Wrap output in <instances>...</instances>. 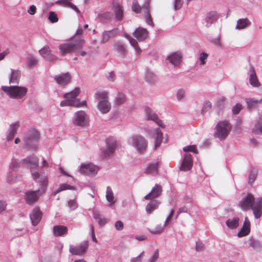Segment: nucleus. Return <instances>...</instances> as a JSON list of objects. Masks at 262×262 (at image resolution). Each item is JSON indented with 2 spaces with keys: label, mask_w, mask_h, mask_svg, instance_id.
I'll return each mask as SVG.
<instances>
[{
  "label": "nucleus",
  "mask_w": 262,
  "mask_h": 262,
  "mask_svg": "<svg viewBox=\"0 0 262 262\" xmlns=\"http://www.w3.org/2000/svg\"><path fill=\"white\" fill-rule=\"evenodd\" d=\"M238 205L243 211L252 209L256 219L262 215V198H255L252 194L248 193L242 198Z\"/></svg>",
  "instance_id": "nucleus-1"
},
{
  "label": "nucleus",
  "mask_w": 262,
  "mask_h": 262,
  "mask_svg": "<svg viewBox=\"0 0 262 262\" xmlns=\"http://www.w3.org/2000/svg\"><path fill=\"white\" fill-rule=\"evenodd\" d=\"M24 164L31 170L33 179L37 182L41 183L42 188L47 186L48 178L46 176H40L37 170L38 164V159L34 155H32L23 160Z\"/></svg>",
  "instance_id": "nucleus-2"
},
{
  "label": "nucleus",
  "mask_w": 262,
  "mask_h": 262,
  "mask_svg": "<svg viewBox=\"0 0 262 262\" xmlns=\"http://www.w3.org/2000/svg\"><path fill=\"white\" fill-rule=\"evenodd\" d=\"M80 91L79 88H75L73 91L65 94L64 95L65 100L60 102V105L61 106H70L75 107L86 106V101L83 100L80 102L79 99L77 98V97L80 93Z\"/></svg>",
  "instance_id": "nucleus-3"
},
{
  "label": "nucleus",
  "mask_w": 262,
  "mask_h": 262,
  "mask_svg": "<svg viewBox=\"0 0 262 262\" xmlns=\"http://www.w3.org/2000/svg\"><path fill=\"white\" fill-rule=\"evenodd\" d=\"M84 43V39L73 37L70 41L59 45V49L60 54L64 56L66 54L76 52L82 48Z\"/></svg>",
  "instance_id": "nucleus-4"
},
{
  "label": "nucleus",
  "mask_w": 262,
  "mask_h": 262,
  "mask_svg": "<svg viewBox=\"0 0 262 262\" xmlns=\"http://www.w3.org/2000/svg\"><path fill=\"white\" fill-rule=\"evenodd\" d=\"M97 101V107L102 114L108 113L111 109V103L108 101V93L104 91H98L95 93Z\"/></svg>",
  "instance_id": "nucleus-5"
},
{
  "label": "nucleus",
  "mask_w": 262,
  "mask_h": 262,
  "mask_svg": "<svg viewBox=\"0 0 262 262\" xmlns=\"http://www.w3.org/2000/svg\"><path fill=\"white\" fill-rule=\"evenodd\" d=\"M40 136L38 132L34 128L29 129L23 140L25 146L28 149L35 150L37 149Z\"/></svg>",
  "instance_id": "nucleus-6"
},
{
  "label": "nucleus",
  "mask_w": 262,
  "mask_h": 262,
  "mask_svg": "<svg viewBox=\"0 0 262 262\" xmlns=\"http://www.w3.org/2000/svg\"><path fill=\"white\" fill-rule=\"evenodd\" d=\"M231 129V127L227 121H220L214 128V137L220 140H224L229 134Z\"/></svg>",
  "instance_id": "nucleus-7"
},
{
  "label": "nucleus",
  "mask_w": 262,
  "mask_h": 262,
  "mask_svg": "<svg viewBox=\"0 0 262 262\" xmlns=\"http://www.w3.org/2000/svg\"><path fill=\"white\" fill-rule=\"evenodd\" d=\"M2 89L11 98L21 99L24 97L28 91L27 88L19 86H3Z\"/></svg>",
  "instance_id": "nucleus-8"
},
{
  "label": "nucleus",
  "mask_w": 262,
  "mask_h": 262,
  "mask_svg": "<svg viewBox=\"0 0 262 262\" xmlns=\"http://www.w3.org/2000/svg\"><path fill=\"white\" fill-rule=\"evenodd\" d=\"M129 144L134 147L139 154H143L146 150L148 143L144 137L141 135H133L129 139Z\"/></svg>",
  "instance_id": "nucleus-9"
},
{
  "label": "nucleus",
  "mask_w": 262,
  "mask_h": 262,
  "mask_svg": "<svg viewBox=\"0 0 262 262\" xmlns=\"http://www.w3.org/2000/svg\"><path fill=\"white\" fill-rule=\"evenodd\" d=\"M72 122L76 126L84 127L89 124V117L84 111H79L74 113Z\"/></svg>",
  "instance_id": "nucleus-10"
},
{
  "label": "nucleus",
  "mask_w": 262,
  "mask_h": 262,
  "mask_svg": "<svg viewBox=\"0 0 262 262\" xmlns=\"http://www.w3.org/2000/svg\"><path fill=\"white\" fill-rule=\"evenodd\" d=\"M40 183L41 185V188L42 191L40 190H37L36 191H28L25 193L24 199L27 204L31 205L36 203L38 201L39 198L41 195L42 193L45 192L47 186L42 188L41 183Z\"/></svg>",
  "instance_id": "nucleus-11"
},
{
  "label": "nucleus",
  "mask_w": 262,
  "mask_h": 262,
  "mask_svg": "<svg viewBox=\"0 0 262 262\" xmlns=\"http://www.w3.org/2000/svg\"><path fill=\"white\" fill-rule=\"evenodd\" d=\"M88 247V242L84 241L78 244L70 245L69 252L73 255L81 256L86 253Z\"/></svg>",
  "instance_id": "nucleus-12"
},
{
  "label": "nucleus",
  "mask_w": 262,
  "mask_h": 262,
  "mask_svg": "<svg viewBox=\"0 0 262 262\" xmlns=\"http://www.w3.org/2000/svg\"><path fill=\"white\" fill-rule=\"evenodd\" d=\"M98 170L99 168L92 163L82 164L79 169L81 173L91 176L96 175Z\"/></svg>",
  "instance_id": "nucleus-13"
},
{
  "label": "nucleus",
  "mask_w": 262,
  "mask_h": 262,
  "mask_svg": "<svg viewBox=\"0 0 262 262\" xmlns=\"http://www.w3.org/2000/svg\"><path fill=\"white\" fill-rule=\"evenodd\" d=\"M117 147V141L113 137L108 138L106 140V148L102 151L103 156L105 157L112 156Z\"/></svg>",
  "instance_id": "nucleus-14"
},
{
  "label": "nucleus",
  "mask_w": 262,
  "mask_h": 262,
  "mask_svg": "<svg viewBox=\"0 0 262 262\" xmlns=\"http://www.w3.org/2000/svg\"><path fill=\"white\" fill-rule=\"evenodd\" d=\"M220 15L216 11H210L208 13L205 17V26L207 28H209L211 26L215 24L219 17Z\"/></svg>",
  "instance_id": "nucleus-15"
},
{
  "label": "nucleus",
  "mask_w": 262,
  "mask_h": 262,
  "mask_svg": "<svg viewBox=\"0 0 262 262\" xmlns=\"http://www.w3.org/2000/svg\"><path fill=\"white\" fill-rule=\"evenodd\" d=\"M192 165L193 162L191 155L186 153L182 160L180 169L184 171H188L191 169Z\"/></svg>",
  "instance_id": "nucleus-16"
},
{
  "label": "nucleus",
  "mask_w": 262,
  "mask_h": 262,
  "mask_svg": "<svg viewBox=\"0 0 262 262\" xmlns=\"http://www.w3.org/2000/svg\"><path fill=\"white\" fill-rule=\"evenodd\" d=\"M146 116L147 120H151L156 122L157 124L162 128L165 127L162 121L159 120L157 115L149 107L145 108Z\"/></svg>",
  "instance_id": "nucleus-17"
},
{
  "label": "nucleus",
  "mask_w": 262,
  "mask_h": 262,
  "mask_svg": "<svg viewBox=\"0 0 262 262\" xmlns=\"http://www.w3.org/2000/svg\"><path fill=\"white\" fill-rule=\"evenodd\" d=\"M133 35L138 41H142L148 37V32L146 29L139 27L135 30Z\"/></svg>",
  "instance_id": "nucleus-18"
},
{
  "label": "nucleus",
  "mask_w": 262,
  "mask_h": 262,
  "mask_svg": "<svg viewBox=\"0 0 262 262\" xmlns=\"http://www.w3.org/2000/svg\"><path fill=\"white\" fill-rule=\"evenodd\" d=\"M162 187L160 185L156 184L150 192L144 196L145 200H151L159 197L162 193Z\"/></svg>",
  "instance_id": "nucleus-19"
},
{
  "label": "nucleus",
  "mask_w": 262,
  "mask_h": 262,
  "mask_svg": "<svg viewBox=\"0 0 262 262\" xmlns=\"http://www.w3.org/2000/svg\"><path fill=\"white\" fill-rule=\"evenodd\" d=\"M42 213L38 208H34L30 215V218L33 226H36L40 221Z\"/></svg>",
  "instance_id": "nucleus-20"
},
{
  "label": "nucleus",
  "mask_w": 262,
  "mask_h": 262,
  "mask_svg": "<svg viewBox=\"0 0 262 262\" xmlns=\"http://www.w3.org/2000/svg\"><path fill=\"white\" fill-rule=\"evenodd\" d=\"M249 82L250 84L253 87H259L260 85V83L259 82L254 67L252 65H250V69L249 71Z\"/></svg>",
  "instance_id": "nucleus-21"
},
{
  "label": "nucleus",
  "mask_w": 262,
  "mask_h": 262,
  "mask_svg": "<svg viewBox=\"0 0 262 262\" xmlns=\"http://www.w3.org/2000/svg\"><path fill=\"white\" fill-rule=\"evenodd\" d=\"M151 137L155 140V148L159 147L163 140V133L159 128H157L154 130L151 135Z\"/></svg>",
  "instance_id": "nucleus-22"
},
{
  "label": "nucleus",
  "mask_w": 262,
  "mask_h": 262,
  "mask_svg": "<svg viewBox=\"0 0 262 262\" xmlns=\"http://www.w3.org/2000/svg\"><path fill=\"white\" fill-rule=\"evenodd\" d=\"M149 6V2H146L142 8L143 12L144 18L146 23L150 26H154V23L152 20L151 15L148 9Z\"/></svg>",
  "instance_id": "nucleus-23"
},
{
  "label": "nucleus",
  "mask_w": 262,
  "mask_h": 262,
  "mask_svg": "<svg viewBox=\"0 0 262 262\" xmlns=\"http://www.w3.org/2000/svg\"><path fill=\"white\" fill-rule=\"evenodd\" d=\"M56 82L60 85L67 84L71 80V76L69 73L60 74L55 77Z\"/></svg>",
  "instance_id": "nucleus-24"
},
{
  "label": "nucleus",
  "mask_w": 262,
  "mask_h": 262,
  "mask_svg": "<svg viewBox=\"0 0 262 262\" xmlns=\"http://www.w3.org/2000/svg\"><path fill=\"white\" fill-rule=\"evenodd\" d=\"M53 232L55 236H64L68 233V228L62 225H56L54 226Z\"/></svg>",
  "instance_id": "nucleus-25"
},
{
  "label": "nucleus",
  "mask_w": 262,
  "mask_h": 262,
  "mask_svg": "<svg viewBox=\"0 0 262 262\" xmlns=\"http://www.w3.org/2000/svg\"><path fill=\"white\" fill-rule=\"evenodd\" d=\"M21 76L20 71L18 70L11 69V74L9 76V82L12 84H17Z\"/></svg>",
  "instance_id": "nucleus-26"
},
{
  "label": "nucleus",
  "mask_w": 262,
  "mask_h": 262,
  "mask_svg": "<svg viewBox=\"0 0 262 262\" xmlns=\"http://www.w3.org/2000/svg\"><path fill=\"white\" fill-rule=\"evenodd\" d=\"M159 163L156 162L148 164L144 170L146 174L155 175L158 171Z\"/></svg>",
  "instance_id": "nucleus-27"
},
{
  "label": "nucleus",
  "mask_w": 262,
  "mask_h": 262,
  "mask_svg": "<svg viewBox=\"0 0 262 262\" xmlns=\"http://www.w3.org/2000/svg\"><path fill=\"white\" fill-rule=\"evenodd\" d=\"M182 55L180 53L175 52L167 56V59L173 65L178 66L181 61Z\"/></svg>",
  "instance_id": "nucleus-28"
},
{
  "label": "nucleus",
  "mask_w": 262,
  "mask_h": 262,
  "mask_svg": "<svg viewBox=\"0 0 262 262\" xmlns=\"http://www.w3.org/2000/svg\"><path fill=\"white\" fill-rule=\"evenodd\" d=\"M117 33L118 30L117 29H114L110 31H104L102 35V42H106L110 38L114 37Z\"/></svg>",
  "instance_id": "nucleus-29"
},
{
  "label": "nucleus",
  "mask_w": 262,
  "mask_h": 262,
  "mask_svg": "<svg viewBox=\"0 0 262 262\" xmlns=\"http://www.w3.org/2000/svg\"><path fill=\"white\" fill-rule=\"evenodd\" d=\"M251 24L250 20L247 18H242L237 20L235 29L238 30L244 29Z\"/></svg>",
  "instance_id": "nucleus-30"
},
{
  "label": "nucleus",
  "mask_w": 262,
  "mask_h": 262,
  "mask_svg": "<svg viewBox=\"0 0 262 262\" xmlns=\"http://www.w3.org/2000/svg\"><path fill=\"white\" fill-rule=\"evenodd\" d=\"M19 126V125L18 122H16L10 125L7 135V139L8 141L11 140L14 138L16 134V130Z\"/></svg>",
  "instance_id": "nucleus-31"
},
{
  "label": "nucleus",
  "mask_w": 262,
  "mask_h": 262,
  "mask_svg": "<svg viewBox=\"0 0 262 262\" xmlns=\"http://www.w3.org/2000/svg\"><path fill=\"white\" fill-rule=\"evenodd\" d=\"M105 198L107 201L109 203L108 206L111 207L116 203L114 193L110 186H107L106 187Z\"/></svg>",
  "instance_id": "nucleus-32"
},
{
  "label": "nucleus",
  "mask_w": 262,
  "mask_h": 262,
  "mask_svg": "<svg viewBox=\"0 0 262 262\" xmlns=\"http://www.w3.org/2000/svg\"><path fill=\"white\" fill-rule=\"evenodd\" d=\"M160 204V202L156 200H153L149 202L146 206V211L148 214H151L155 209H157Z\"/></svg>",
  "instance_id": "nucleus-33"
},
{
  "label": "nucleus",
  "mask_w": 262,
  "mask_h": 262,
  "mask_svg": "<svg viewBox=\"0 0 262 262\" xmlns=\"http://www.w3.org/2000/svg\"><path fill=\"white\" fill-rule=\"evenodd\" d=\"M72 1V0H58L56 3L58 5H61L64 7H70L77 13H79L80 11L75 5L71 2Z\"/></svg>",
  "instance_id": "nucleus-34"
},
{
  "label": "nucleus",
  "mask_w": 262,
  "mask_h": 262,
  "mask_svg": "<svg viewBox=\"0 0 262 262\" xmlns=\"http://www.w3.org/2000/svg\"><path fill=\"white\" fill-rule=\"evenodd\" d=\"M252 132L255 134L262 135V116L260 115L256 120L255 124L252 129Z\"/></svg>",
  "instance_id": "nucleus-35"
},
{
  "label": "nucleus",
  "mask_w": 262,
  "mask_h": 262,
  "mask_svg": "<svg viewBox=\"0 0 262 262\" xmlns=\"http://www.w3.org/2000/svg\"><path fill=\"white\" fill-rule=\"evenodd\" d=\"M258 173V169L256 167H252L250 169L248 177V183L252 185L256 179Z\"/></svg>",
  "instance_id": "nucleus-36"
},
{
  "label": "nucleus",
  "mask_w": 262,
  "mask_h": 262,
  "mask_svg": "<svg viewBox=\"0 0 262 262\" xmlns=\"http://www.w3.org/2000/svg\"><path fill=\"white\" fill-rule=\"evenodd\" d=\"M93 216L98 223V224L101 226H104L107 222L108 220L104 216L101 215L97 211H94L93 213Z\"/></svg>",
  "instance_id": "nucleus-37"
},
{
  "label": "nucleus",
  "mask_w": 262,
  "mask_h": 262,
  "mask_svg": "<svg viewBox=\"0 0 262 262\" xmlns=\"http://www.w3.org/2000/svg\"><path fill=\"white\" fill-rule=\"evenodd\" d=\"M115 47L117 51L122 55H124L127 52L125 45L121 41L115 42Z\"/></svg>",
  "instance_id": "nucleus-38"
},
{
  "label": "nucleus",
  "mask_w": 262,
  "mask_h": 262,
  "mask_svg": "<svg viewBox=\"0 0 262 262\" xmlns=\"http://www.w3.org/2000/svg\"><path fill=\"white\" fill-rule=\"evenodd\" d=\"M114 10L116 19L119 21L122 20L123 18V10L121 6L119 4H115L114 6Z\"/></svg>",
  "instance_id": "nucleus-39"
},
{
  "label": "nucleus",
  "mask_w": 262,
  "mask_h": 262,
  "mask_svg": "<svg viewBox=\"0 0 262 262\" xmlns=\"http://www.w3.org/2000/svg\"><path fill=\"white\" fill-rule=\"evenodd\" d=\"M113 14L112 12H107L98 15V18L100 20L104 23L110 21L113 18Z\"/></svg>",
  "instance_id": "nucleus-40"
},
{
  "label": "nucleus",
  "mask_w": 262,
  "mask_h": 262,
  "mask_svg": "<svg viewBox=\"0 0 262 262\" xmlns=\"http://www.w3.org/2000/svg\"><path fill=\"white\" fill-rule=\"evenodd\" d=\"M177 100L179 101H182L185 100L186 97V91L183 88L178 89L176 94Z\"/></svg>",
  "instance_id": "nucleus-41"
},
{
  "label": "nucleus",
  "mask_w": 262,
  "mask_h": 262,
  "mask_svg": "<svg viewBox=\"0 0 262 262\" xmlns=\"http://www.w3.org/2000/svg\"><path fill=\"white\" fill-rule=\"evenodd\" d=\"M239 218L234 217L226 221V225L230 229H234L238 226Z\"/></svg>",
  "instance_id": "nucleus-42"
},
{
  "label": "nucleus",
  "mask_w": 262,
  "mask_h": 262,
  "mask_svg": "<svg viewBox=\"0 0 262 262\" xmlns=\"http://www.w3.org/2000/svg\"><path fill=\"white\" fill-rule=\"evenodd\" d=\"M126 37L128 39L130 45L134 48L137 54H140L141 53L142 51L138 46L137 41L135 39L132 38L129 36H126Z\"/></svg>",
  "instance_id": "nucleus-43"
},
{
  "label": "nucleus",
  "mask_w": 262,
  "mask_h": 262,
  "mask_svg": "<svg viewBox=\"0 0 262 262\" xmlns=\"http://www.w3.org/2000/svg\"><path fill=\"white\" fill-rule=\"evenodd\" d=\"M74 190V187L66 183L61 184L59 185L58 189L55 191V194H56L62 191L66 190Z\"/></svg>",
  "instance_id": "nucleus-44"
},
{
  "label": "nucleus",
  "mask_w": 262,
  "mask_h": 262,
  "mask_svg": "<svg viewBox=\"0 0 262 262\" xmlns=\"http://www.w3.org/2000/svg\"><path fill=\"white\" fill-rule=\"evenodd\" d=\"M247 242L249 244V246L253 249L259 248L260 247V243L259 241L254 239L253 237H250Z\"/></svg>",
  "instance_id": "nucleus-45"
},
{
  "label": "nucleus",
  "mask_w": 262,
  "mask_h": 262,
  "mask_svg": "<svg viewBox=\"0 0 262 262\" xmlns=\"http://www.w3.org/2000/svg\"><path fill=\"white\" fill-rule=\"evenodd\" d=\"M38 63V60L33 56L29 55L27 57V65L30 68L34 67Z\"/></svg>",
  "instance_id": "nucleus-46"
},
{
  "label": "nucleus",
  "mask_w": 262,
  "mask_h": 262,
  "mask_svg": "<svg viewBox=\"0 0 262 262\" xmlns=\"http://www.w3.org/2000/svg\"><path fill=\"white\" fill-rule=\"evenodd\" d=\"M125 97L122 93H118L116 97L115 103L116 105H120L124 103Z\"/></svg>",
  "instance_id": "nucleus-47"
},
{
  "label": "nucleus",
  "mask_w": 262,
  "mask_h": 262,
  "mask_svg": "<svg viewBox=\"0 0 262 262\" xmlns=\"http://www.w3.org/2000/svg\"><path fill=\"white\" fill-rule=\"evenodd\" d=\"M246 101L247 104V107L249 109H252L257 106V104L258 103V100L252 99V98H247Z\"/></svg>",
  "instance_id": "nucleus-48"
},
{
  "label": "nucleus",
  "mask_w": 262,
  "mask_h": 262,
  "mask_svg": "<svg viewBox=\"0 0 262 262\" xmlns=\"http://www.w3.org/2000/svg\"><path fill=\"white\" fill-rule=\"evenodd\" d=\"M165 224L162 226L161 225H158L154 229H148V231L152 234H160L164 231Z\"/></svg>",
  "instance_id": "nucleus-49"
},
{
  "label": "nucleus",
  "mask_w": 262,
  "mask_h": 262,
  "mask_svg": "<svg viewBox=\"0 0 262 262\" xmlns=\"http://www.w3.org/2000/svg\"><path fill=\"white\" fill-rule=\"evenodd\" d=\"M51 51L49 46H45L39 50V54L45 59Z\"/></svg>",
  "instance_id": "nucleus-50"
},
{
  "label": "nucleus",
  "mask_w": 262,
  "mask_h": 262,
  "mask_svg": "<svg viewBox=\"0 0 262 262\" xmlns=\"http://www.w3.org/2000/svg\"><path fill=\"white\" fill-rule=\"evenodd\" d=\"M84 34V30L83 28L79 25L73 37H75L76 39L80 38V37L83 36Z\"/></svg>",
  "instance_id": "nucleus-51"
},
{
  "label": "nucleus",
  "mask_w": 262,
  "mask_h": 262,
  "mask_svg": "<svg viewBox=\"0 0 262 262\" xmlns=\"http://www.w3.org/2000/svg\"><path fill=\"white\" fill-rule=\"evenodd\" d=\"M145 78L147 81L152 82L155 79L156 76L151 72L147 71L145 73Z\"/></svg>",
  "instance_id": "nucleus-52"
},
{
  "label": "nucleus",
  "mask_w": 262,
  "mask_h": 262,
  "mask_svg": "<svg viewBox=\"0 0 262 262\" xmlns=\"http://www.w3.org/2000/svg\"><path fill=\"white\" fill-rule=\"evenodd\" d=\"M132 9L133 11L137 13L140 12L141 8L136 0H134L133 2Z\"/></svg>",
  "instance_id": "nucleus-53"
},
{
  "label": "nucleus",
  "mask_w": 262,
  "mask_h": 262,
  "mask_svg": "<svg viewBox=\"0 0 262 262\" xmlns=\"http://www.w3.org/2000/svg\"><path fill=\"white\" fill-rule=\"evenodd\" d=\"M250 231V228H243L237 233V236L239 237H243L249 234Z\"/></svg>",
  "instance_id": "nucleus-54"
},
{
  "label": "nucleus",
  "mask_w": 262,
  "mask_h": 262,
  "mask_svg": "<svg viewBox=\"0 0 262 262\" xmlns=\"http://www.w3.org/2000/svg\"><path fill=\"white\" fill-rule=\"evenodd\" d=\"M48 19L52 23H56L58 20L57 15L53 11L50 12Z\"/></svg>",
  "instance_id": "nucleus-55"
},
{
  "label": "nucleus",
  "mask_w": 262,
  "mask_h": 262,
  "mask_svg": "<svg viewBox=\"0 0 262 262\" xmlns=\"http://www.w3.org/2000/svg\"><path fill=\"white\" fill-rule=\"evenodd\" d=\"M208 57V54L202 52L200 54V57H199V60H200V65H203L206 62V60L207 59Z\"/></svg>",
  "instance_id": "nucleus-56"
},
{
  "label": "nucleus",
  "mask_w": 262,
  "mask_h": 262,
  "mask_svg": "<svg viewBox=\"0 0 262 262\" xmlns=\"http://www.w3.org/2000/svg\"><path fill=\"white\" fill-rule=\"evenodd\" d=\"M183 151L185 152L191 151L194 153H197V150L196 149L195 145H189L183 147Z\"/></svg>",
  "instance_id": "nucleus-57"
},
{
  "label": "nucleus",
  "mask_w": 262,
  "mask_h": 262,
  "mask_svg": "<svg viewBox=\"0 0 262 262\" xmlns=\"http://www.w3.org/2000/svg\"><path fill=\"white\" fill-rule=\"evenodd\" d=\"M159 250L157 249L151 257L148 260L147 262H156L159 258Z\"/></svg>",
  "instance_id": "nucleus-58"
},
{
  "label": "nucleus",
  "mask_w": 262,
  "mask_h": 262,
  "mask_svg": "<svg viewBox=\"0 0 262 262\" xmlns=\"http://www.w3.org/2000/svg\"><path fill=\"white\" fill-rule=\"evenodd\" d=\"M68 206L71 210H74L78 207V204L74 200H70L68 202Z\"/></svg>",
  "instance_id": "nucleus-59"
},
{
  "label": "nucleus",
  "mask_w": 262,
  "mask_h": 262,
  "mask_svg": "<svg viewBox=\"0 0 262 262\" xmlns=\"http://www.w3.org/2000/svg\"><path fill=\"white\" fill-rule=\"evenodd\" d=\"M242 108V105L239 103H237L235 104L232 109V111L233 114H237L239 113L241 110Z\"/></svg>",
  "instance_id": "nucleus-60"
},
{
  "label": "nucleus",
  "mask_w": 262,
  "mask_h": 262,
  "mask_svg": "<svg viewBox=\"0 0 262 262\" xmlns=\"http://www.w3.org/2000/svg\"><path fill=\"white\" fill-rule=\"evenodd\" d=\"M144 255V252H142L138 256L132 258L130 259V262H142Z\"/></svg>",
  "instance_id": "nucleus-61"
},
{
  "label": "nucleus",
  "mask_w": 262,
  "mask_h": 262,
  "mask_svg": "<svg viewBox=\"0 0 262 262\" xmlns=\"http://www.w3.org/2000/svg\"><path fill=\"white\" fill-rule=\"evenodd\" d=\"M18 167V163L17 161L15 159H12L10 164V168L12 170L14 171L16 170Z\"/></svg>",
  "instance_id": "nucleus-62"
},
{
  "label": "nucleus",
  "mask_w": 262,
  "mask_h": 262,
  "mask_svg": "<svg viewBox=\"0 0 262 262\" xmlns=\"http://www.w3.org/2000/svg\"><path fill=\"white\" fill-rule=\"evenodd\" d=\"M183 5V0H174L173 2V7L174 10L180 9Z\"/></svg>",
  "instance_id": "nucleus-63"
},
{
  "label": "nucleus",
  "mask_w": 262,
  "mask_h": 262,
  "mask_svg": "<svg viewBox=\"0 0 262 262\" xmlns=\"http://www.w3.org/2000/svg\"><path fill=\"white\" fill-rule=\"evenodd\" d=\"M45 59L49 61H55L58 59V58L55 55L52 54L51 52L48 54V56H47V57L45 58Z\"/></svg>",
  "instance_id": "nucleus-64"
}]
</instances>
